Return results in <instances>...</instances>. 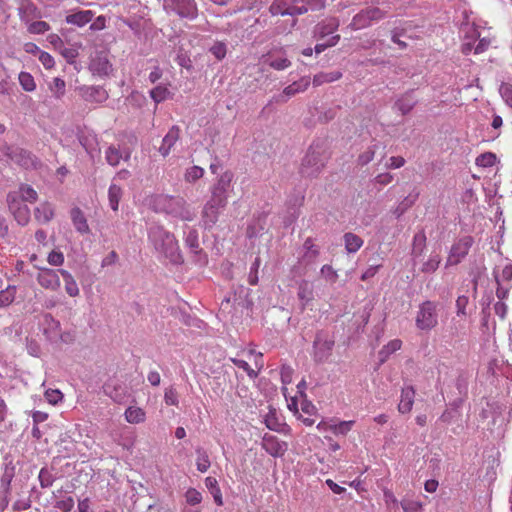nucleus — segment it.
Listing matches in <instances>:
<instances>
[{"label": "nucleus", "instance_id": "2f4dec72", "mask_svg": "<svg viewBox=\"0 0 512 512\" xmlns=\"http://www.w3.org/2000/svg\"><path fill=\"white\" fill-rule=\"evenodd\" d=\"M59 273L62 275V277L64 279L66 293L71 297L78 296L80 290H79V287H78L74 277L71 275V273L64 269H60Z\"/></svg>", "mask_w": 512, "mask_h": 512}, {"label": "nucleus", "instance_id": "bf43d9fd", "mask_svg": "<svg viewBox=\"0 0 512 512\" xmlns=\"http://www.w3.org/2000/svg\"><path fill=\"white\" fill-rule=\"evenodd\" d=\"M268 64L271 68L281 71V70H285L288 67H290L291 62L286 57H278V58L271 59L268 62Z\"/></svg>", "mask_w": 512, "mask_h": 512}, {"label": "nucleus", "instance_id": "2eb2a0df", "mask_svg": "<svg viewBox=\"0 0 512 512\" xmlns=\"http://www.w3.org/2000/svg\"><path fill=\"white\" fill-rule=\"evenodd\" d=\"M171 8L181 18L192 20L198 15L195 0H171Z\"/></svg>", "mask_w": 512, "mask_h": 512}, {"label": "nucleus", "instance_id": "39448f33", "mask_svg": "<svg viewBox=\"0 0 512 512\" xmlns=\"http://www.w3.org/2000/svg\"><path fill=\"white\" fill-rule=\"evenodd\" d=\"M385 17V12L377 7H370L361 10L357 13L351 23L349 24V28L352 30H361L371 26L373 23L380 21Z\"/></svg>", "mask_w": 512, "mask_h": 512}, {"label": "nucleus", "instance_id": "4c0bfd02", "mask_svg": "<svg viewBox=\"0 0 512 512\" xmlns=\"http://www.w3.org/2000/svg\"><path fill=\"white\" fill-rule=\"evenodd\" d=\"M426 234L424 230L418 231L413 237L412 253L415 257L422 255L426 247Z\"/></svg>", "mask_w": 512, "mask_h": 512}, {"label": "nucleus", "instance_id": "9b49d317", "mask_svg": "<svg viewBox=\"0 0 512 512\" xmlns=\"http://www.w3.org/2000/svg\"><path fill=\"white\" fill-rule=\"evenodd\" d=\"M76 91L87 103L102 104L109 98L107 90L99 85H81L76 88Z\"/></svg>", "mask_w": 512, "mask_h": 512}, {"label": "nucleus", "instance_id": "a878e982", "mask_svg": "<svg viewBox=\"0 0 512 512\" xmlns=\"http://www.w3.org/2000/svg\"><path fill=\"white\" fill-rule=\"evenodd\" d=\"M184 234L185 245L190 249V251L194 254L201 253L202 250L199 247V236L197 230L186 226Z\"/></svg>", "mask_w": 512, "mask_h": 512}, {"label": "nucleus", "instance_id": "0eeeda50", "mask_svg": "<svg viewBox=\"0 0 512 512\" xmlns=\"http://www.w3.org/2000/svg\"><path fill=\"white\" fill-rule=\"evenodd\" d=\"M5 155L11 162L25 169L37 168L40 164L37 157H35L31 152L20 147H6Z\"/></svg>", "mask_w": 512, "mask_h": 512}, {"label": "nucleus", "instance_id": "a211bd4d", "mask_svg": "<svg viewBox=\"0 0 512 512\" xmlns=\"http://www.w3.org/2000/svg\"><path fill=\"white\" fill-rule=\"evenodd\" d=\"M226 205L220 204L214 199H209L202 211V222L205 228L212 227L218 220L220 210Z\"/></svg>", "mask_w": 512, "mask_h": 512}, {"label": "nucleus", "instance_id": "f257e3e1", "mask_svg": "<svg viewBox=\"0 0 512 512\" xmlns=\"http://www.w3.org/2000/svg\"><path fill=\"white\" fill-rule=\"evenodd\" d=\"M148 240L155 251L173 264L182 263V255L173 233L162 225L153 224L148 229Z\"/></svg>", "mask_w": 512, "mask_h": 512}, {"label": "nucleus", "instance_id": "423d86ee", "mask_svg": "<svg viewBox=\"0 0 512 512\" xmlns=\"http://www.w3.org/2000/svg\"><path fill=\"white\" fill-rule=\"evenodd\" d=\"M233 173L229 170L219 174L215 183L211 187V199L218 201L220 204H227L231 183L233 181Z\"/></svg>", "mask_w": 512, "mask_h": 512}, {"label": "nucleus", "instance_id": "6e6d98bb", "mask_svg": "<svg viewBox=\"0 0 512 512\" xmlns=\"http://www.w3.org/2000/svg\"><path fill=\"white\" fill-rule=\"evenodd\" d=\"M499 93L510 108H512V84L502 83L499 88Z\"/></svg>", "mask_w": 512, "mask_h": 512}, {"label": "nucleus", "instance_id": "de8ad7c7", "mask_svg": "<svg viewBox=\"0 0 512 512\" xmlns=\"http://www.w3.org/2000/svg\"><path fill=\"white\" fill-rule=\"evenodd\" d=\"M441 263V257L439 254H431L427 261H425L422 265L421 271L423 273H433L435 272Z\"/></svg>", "mask_w": 512, "mask_h": 512}, {"label": "nucleus", "instance_id": "e2e57ef3", "mask_svg": "<svg viewBox=\"0 0 512 512\" xmlns=\"http://www.w3.org/2000/svg\"><path fill=\"white\" fill-rule=\"evenodd\" d=\"M210 52L216 59L222 60L226 56V45L223 42H216L210 48Z\"/></svg>", "mask_w": 512, "mask_h": 512}, {"label": "nucleus", "instance_id": "72a5a7b5", "mask_svg": "<svg viewBox=\"0 0 512 512\" xmlns=\"http://www.w3.org/2000/svg\"><path fill=\"white\" fill-rule=\"evenodd\" d=\"M402 341L400 339H393L389 341L383 348L379 351V360L381 363H384L388 357L394 352L401 349Z\"/></svg>", "mask_w": 512, "mask_h": 512}, {"label": "nucleus", "instance_id": "c85d7f7f", "mask_svg": "<svg viewBox=\"0 0 512 512\" xmlns=\"http://www.w3.org/2000/svg\"><path fill=\"white\" fill-rule=\"evenodd\" d=\"M125 420L130 424L143 423L146 419L145 411L137 406H129L124 413Z\"/></svg>", "mask_w": 512, "mask_h": 512}, {"label": "nucleus", "instance_id": "a18cd8bd", "mask_svg": "<svg viewBox=\"0 0 512 512\" xmlns=\"http://www.w3.org/2000/svg\"><path fill=\"white\" fill-rule=\"evenodd\" d=\"M496 161H497V157L494 153L485 152V153L480 154L476 158L475 164L482 168H489V167L494 166Z\"/></svg>", "mask_w": 512, "mask_h": 512}, {"label": "nucleus", "instance_id": "13d9d810", "mask_svg": "<svg viewBox=\"0 0 512 512\" xmlns=\"http://www.w3.org/2000/svg\"><path fill=\"white\" fill-rule=\"evenodd\" d=\"M340 40V36L339 35H332L331 37L327 38L323 43H318L316 44L315 46V52L317 54H320L321 52H323L325 49H327L328 47H333L335 46Z\"/></svg>", "mask_w": 512, "mask_h": 512}, {"label": "nucleus", "instance_id": "69168bd1", "mask_svg": "<svg viewBox=\"0 0 512 512\" xmlns=\"http://www.w3.org/2000/svg\"><path fill=\"white\" fill-rule=\"evenodd\" d=\"M55 507L63 512H70L74 507V500L71 496L58 500Z\"/></svg>", "mask_w": 512, "mask_h": 512}, {"label": "nucleus", "instance_id": "37998d69", "mask_svg": "<svg viewBox=\"0 0 512 512\" xmlns=\"http://www.w3.org/2000/svg\"><path fill=\"white\" fill-rule=\"evenodd\" d=\"M122 196V189L116 185L111 184L108 190V198H109V205L112 210L117 211L119 206V201Z\"/></svg>", "mask_w": 512, "mask_h": 512}, {"label": "nucleus", "instance_id": "393cba45", "mask_svg": "<svg viewBox=\"0 0 512 512\" xmlns=\"http://www.w3.org/2000/svg\"><path fill=\"white\" fill-rule=\"evenodd\" d=\"M71 220L79 233L86 234L90 231L87 219L79 208L76 207L71 210Z\"/></svg>", "mask_w": 512, "mask_h": 512}, {"label": "nucleus", "instance_id": "b1692460", "mask_svg": "<svg viewBox=\"0 0 512 512\" xmlns=\"http://www.w3.org/2000/svg\"><path fill=\"white\" fill-rule=\"evenodd\" d=\"M297 296L302 304V309L305 308L314 298V289L312 284L307 280H302L298 286Z\"/></svg>", "mask_w": 512, "mask_h": 512}, {"label": "nucleus", "instance_id": "f8f14e48", "mask_svg": "<svg viewBox=\"0 0 512 512\" xmlns=\"http://www.w3.org/2000/svg\"><path fill=\"white\" fill-rule=\"evenodd\" d=\"M334 346V340L326 337L323 333H318L314 340V360L322 363L328 359Z\"/></svg>", "mask_w": 512, "mask_h": 512}, {"label": "nucleus", "instance_id": "4be33fe9", "mask_svg": "<svg viewBox=\"0 0 512 512\" xmlns=\"http://www.w3.org/2000/svg\"><path fill=\"white\" fill-rule=\"evenodd\" d=\"M415 390L412 386H405L401 391V398L398 404V411L402 414L409 413L413 407Z\"/></svg>", "mask_w": 512, "mask_h": 512}, {"label": "nucleus", "instance_id": "c03bdc74", "mask_svg": "<svg viewBox=\"0 0 512 512\" xmlns=\"http://www.w3.org/2000/svg\"><path fill=\"white\" fill-rule=\"evenodd\" d=\"M65 81L59 77H56L49 84V90L56 99H61L65 95Z\"/></svg>", "mask_w": 512, "mask_h": 512}, {"label": "nucleus", "instance_id": "3c124183", "mask_svg": "<svg viewBox=\"0 0 512 512\" xmlns=\"http://www.w3.org/2000/svg\"><path fill=\"white\" fill-rule=\"evenodd\" d=\"M19 83L22 86V88L27 92H32L36 89L34 78L28 72H21L19 74Z\"/></svg>", "mask_w": 512, "mask_h": 512}, {"label": "nucleus", "instance_id": "7c9ffc66", "mask_svg": "<svg viewBox=\"0 0 512 512\" xmlns=\"http://www.w3.org/2000/svg\"><path fill=\"white\" fill-rule=\"evenodd\" d=\"M13 192L26 203H34L38 199L36 190L28 184H21L18 189Z\"/></svg>", "mask_w": 512, "mask_h": 512}, {"label": "nucleus", "instance_id": "79ce46f5", "mask_svg": "<svg viewBox=\"0 0 512 512\" xmlns=\"http://www.w3.org/2000/svg\"><path fill=\"white\" fill-rule=\"evenodd\" d=\"M150 97L156 104H159L170 97V91L167 86L160 84L150 91Z\"/></svg>", "mask_w": 512, "mask_h": 512}, {"label": "nucleus", "instance_id": "7ed1b4c3", "mask_svg": "<svg viewBox=\"0 0 512 512\" xmlns=\"http://www.w3.org/2000/svg\"><path fill=\"white\" fill-rule=\"evenodd\" d=\"M324 6V0H274L269 10L272 15L295 16L323 9Z\"/></svg>", "mask_w": 512, "mask_h": 512}, {"label": "nucleus", "instance_id": "09e8293b", "mask_svg": "<svg viewBox=\"0 0 512 512\" xmlns=\"http://www.w3.org/2000/svg\"><path fill=\"white\" fill-rule=\"evenodd\" d=\"M204 175V169L200 166L194 165L186 169L184 179L188 183H194L201 179Z\"/></svg>", "mask_w": 512, "mask_h": 512}, {"label": "nucleus", "instance_id": "8fccbe9b", "mask_svg": "<svg viewBox=\"0 0 512 512\" xmlns=\"http://www.w3.org/2000/svg\"><path fill=\"white\" fill-rule=\"evenodd\" d=\"M16 294L15 286H8L6 289L0 291V308L10 305Z\"/></svg>", "mask_w": 512, "mask_h": 512}, {"label": "nucleus", "instance_id": "ddd939ff", "mask_svg": "<svg viewBox=\"0 0 512 512\" xmlns=\"http://www.w3.org/2000/svg\"><path fill=\"white\" fill-rule=\"evenodd\" d=\"M261 446L269 455L275 458L282 457L288 449L286 442L281 441L271 434H265L263 436Z\"/></svg>", "mask_w": 512, "mask_h": 512}, {"label": "nucleus", "instance_id": "338daca9", "mask_svg": "<svg viewBox=\"0 0 512 512\" xmlns=\"http://www.w3.org/2000/svg\"><path fill=\"white\" fill-rule=\"evenodd\" d=\"M321 275L331 283H335L338 278L337 272L330 265H324L321 268Z\"/></svg>", "mask_w": 512, "mask_h": 512}, {"label": "nucleus", "instance_id": "680f3d73", "mask_svg": "<svg viewBox=\"0 0 512 512\" xmlns=\"http://www.w3.org/2000/svg\"><path fill=\"white\" fill-rule=\"evenodd\" d=\"M164 401L167 405H171V406L178 405V403H179L178 395H177L176 390L173 387H169L165 390Z\"/></svg>", "mask_w": 512, "mask_h": 512}, {"label": "nucleus", "instance_id": "4d7b16f0", "mask_svg": "<svg viewBox=\"0 0 512 512\" xmlns=\"http://www.w3.org/2000/svg\"><path fill=\"white\" fill-rule=\"evenodd\" d=\"M400 505L404 512H422V503L419 501L403 499Z\"/></svg>", "mask_w": 512, "mask_h": 512}, {"label": "nucleus", "instance_id": "774afa93", "mask_svg": "<svg viewBox=\"0 0 512 512\" xmlns=\"http://www.w3.org/2000/svg\"><path fill=\"white\" fill-rule=\"evenodd\" d=\"M45 398L50 404H57L62 401L63 395L57 389H49L45 392Z\"/></svg>", "mask_w": 512, "mask_h": 512}, {"label": "nucleus", "instance_id": "5fc2aeb1", "mask_svg": "<svg viewBox=\"0 0 512 512\" xmlns=\"http://www.w3.org/2000/svg\"><path fill=\"white\" fill-rule=\"evenodd\" d=\"M184 496L187 504L192 506L200 504L203 499L201 492L195 488L187 489Z\"/></svg>", "mask_w": 512, "mask_h": 512}, {"label": "nucleus", "instance_id": "6ab92c4d", "mask_svg": "<svg viewBox=\"0 0 512 512\" xmlns=\"http://www.w3.org/2000/svg\"><path fill=\"white\" fill-rule=\"evenodd\" d=\"M339 27L337 18L329 17L319 22L314 28V37L324 39L332 35Z\"/></svg>", "mask_w": 512, "mask_h": 512}, {"label": "nucleus", "instance_id": "a19ab883", "mask_svg": "<svg viewBox=\"0 0 512 512\" xmlns=\"http://www.w3.org/2000/svg\"><path fill=\"white\" fill-rule=\"evenodd\" d=\"M196 455H197V458H196L197 470L201 473L206 472L211 466V462H210L207 452L202 448H198V449H196Z\"/></svg>", "mask_w": 512, "mask_h": 512}, {"label": "nucleus", "instance_id": "6e6552de", "mask_svg": "<svg viewBox=\"0 0 512 512\" xmlns=\"http://www.w3.org/2000/svg\"><path fill=\"white\" fill-rule=\"evenodd\" d=\"M7 204L10 212L13 214L18 224L24 226L30 220V209L26 202L16 195L13 191L7 194Z\"/></svg>", "mask_w": 512, "mask_h": 512}, {"label": "nucleus", "instance_id": "9d476101", "mask_svg": "<svg viewBox=\"0 0 512 512\" xmlns=\"http://www.w3.org/2000/svg\"><path fill=\"white\" fill-rule=\"evenodd\" d=\"M323 167L324 159L322 154L320 151H317L311 147L302 160L300 171L303 176L313 177L316 176Z\"/></svg>", "mask_w": 512, "mask_h": 512}, {"label": "nucleus", "instance_id": "f03ea898", "mask_svg": "<svg viewBox=\"0 0 512 512\" xmlns=\"http://www.w3.org/2000/svg\"><path fill=\"white\" fill-rule=\"evenodd\" d=\"M151 205L154 211L165 213L182 221H192L196 216L195 210L182 197L156 195L152 198Z\"/></svg>", "mask_w": 512, "mask_h": 512}, {"label": "nucleus", "instance_id": "ea45409f", "mask_svg": "<svg viewBox=\"0 0 512 512\" xmlns=\"http://www.w3.org/2000/svg\"><path fill=\"white\" fill-rule=\"evenodd\" d=\"M303 249L305 253L303 258L307 263H312L316 260L319 255L318 248L314 245L313 240L311 238H307L303 244Z\"/></svg>", "mask_w": 512, "mask_h": 512}, {"label": "nucleus", "instance_id": "20e7f679", "mask_svg": "<svg viewBox=\"0 0 512 512\" xmlns=\"http://www.w3.org/2000/svg\"><path fill=\"white\" fill-rule=\"evenodd\" d=\"M438 304L433 301H425L419 306L416 316V326L420 330H431L438 323Z\"/></svg>", "mask_w": 512, "mask_h": 512}, {"label": "nucleus", "instance_id": "58836bf2", "mask_svg": "<svg viewBox=\"0 0 512 512\" xmlns=\"http://www.w3.org/2000/svg\"><path fill=\"white\" fill-rule=\"evenodd\" d=\"M415 104L416 100L410 94H407L399 98L396 101L395 106L403 115H405L413 109Z\"/></svg>", "mask_w": 512, "mask_h": 512}, {"label": "nucleus", "instance_id": "412c9836", "mask_svg": "<svg viewBox=\"0 0 512 512\" xmlns=\"http://www.w3.org/2000/svg\"><path fill=\"white\" fill-rule=\"evenodd\" d=\"M90 70L98 76H107L112 71V65L105 55H96L90 63Z\"/></svg>", "mask_w": 512, "mask_h": 512}, {"label": "nucleus", "instance_id": "e433bc0d", "mask_svg": "<svg viewBox=\"0 0 512 512\" xmlns=\"http://www.w3.org/2000/svg\"><path fill=\"white\" fill-rule=\"evenodd\" d=\"M129 157L130 155L128 153L124 157L120 150L115 146H109L105 151V159L111 166H117L122 159L127 160Z\"/></svg>", "mask_w": 512, "mask_h": 512}, {"label": "nucleus", "instance_id": "473e14b6", "mask_svg": "<svg viewBox=\"0 0 512 512\" xmlns=\"http://www.w3.org/2000/svg\"><path fill=\"white\" fill-rule=\"evenodd\" d=\"M205 486L211 493L215 503L219 506L223 505L222 492L216 478L208 476L205 478Z\"/></svg>", "mask_w": 512, "mask_h": 512}, {"label": "nucleus", "instance_id": "c9c22d12", "mask_svg": "<svg viewBox=\"0 0 512 512\" xmlns=\"http://www.w3.org/2000/svg\"><path fill=\"white\" fill-rule=\"evenodd\" d=\"M264 423L269 430L281 432L283 423L280 421L275 409H270L264 416Z\"/></svg>", "mask_w": 512, "mask_h": 512}, {"label": "nucleus", "instance_id": "0e129e2a", "mask_svg": "<svg viewBox=\"0 0 512 512\" xmlns=\"http://www.w3.org/2000/svg\"><path fill=\"white\" fill-rule=\"evenodd\" d=\"M38 478H39V481H40V485L43 488H48V487H50L53 484L52 475L45 468H42L40 470Z\"/></svg>", "mask_w": 512, "mask_h": 512}, {"label": "nucleus", "instance_id": "f3484780", "mask_svg": "<svg viewBox=\"0 0 512 512\" xmlns=\"http://www.w3.org/2000/svg\"><path fill=\"white\" fill-rule=\"evenodd\" d=\"M40 326L49 341L56 342L61 338L60 322L51 314L43 315Z\"/></svg>", "mask_w": 512, "mask_h": 512}, {"label": "nucleus", "instance_id": "bb28decb", "mask_svg": "<svg viewBox=\"0 0 512 512\" xmlns=\"http://www.w3.org/2000/svg\"><path fill=\"white\" fill-rule=\"evenodd\" d=\"M35 219L40 223H48L54 216V209L48 202H43L35 208Z\"/></svg>", "mask_w": 512, "mask_h": 512}, {"label": "nucleus", "instance_id": "49530a36", "mask_svg": "<svg viewBox=\"0 0 512 512\" xmlns=\"http://www.w3.org/2000/svg\"><path fill=\"white\" fill-rule=\"evenodd\" d=\"M354 421H340L329 425V431L335 435H346L353 427Z\"/></svg>", "mask_w": 512, "mask_h": 512}, {"label": "nucleus", "instance_id": "052dcab7", "mask_svg": "<svg viewBox=\"0 0 512 512\" xmlns=\"http://www.w3.org/2000/svg\"><path fill=\"white\" fill-rule=\"evenodd\" d=\"M50 29V26L45 21H35L29 25V32L33 34H43Z\"/></svg>", "mask_w": 512, "mask_h": 512}, {"label": "nucleus", "instance_id": "f704fd0d", "mask_svg": "<svg viewBox=\"0 0 512 512\" xmlns=\"http://www.w3.org/2000/svg\"><path fill=\"white\" fill-rule=\"evenodd\" d=\"M341 77L342 73L340 71L321 72L314 76L313 85L320 86L324 83H331L339 80Z\"/></svg>", "mask_w": 512, "mask_h": 512}, {"label": "nucleus", "instance_id": "5701e85b", "mask_svg": "<svg viewBox=\"0 0 512 512\" xmlns=\"http://www.w3.org/2000/svg\"><path fill=\"white\" fill-rule=\"evenodd\" d=\"M94 13L91 10H79L75 13L66 16L65 21L67 24L83 27L92 21Z\"/></svg>", "mask_w": 512, "mask_h": 512}, {"label": "nucleus", "instance_id": "603ef678", "mask_svg": "<svg viewBox=\"0 0 512 512\" xmlns=\"http://www.w3.org/2000/svg\"><path fill=\"white\" fill-rule=\"evenodd\" d=\"M126 102L129 106L134 108H141L146 103V97L144 94L133 91L126 99Z\"/></svg>", "mask_w": 512, "mask_h": 512}, {"label": "nucleus", "instance_id": "aec40b11", "mask_svg": "<svg viewBox=\"0 0 512 512\" xmlns=\"http://www.w3.org/2000/svg\"><path fill=\"white\" fill-rule=\"evenodd\" d=\"M180 137V129L178 126H172L162 139V143L158 148L159 153L163 157H167L175 146Z\"/></svg>", "mask_w": 512, "mask_h": 512}, {"label": "nucleus", "instance_id": "1a4fd4ad", "mask_svg": "<svg viewBox=\"0 0 512 512\" xmlns=\"http://www.w3.org/2000/svg\"><path fill=\"white\" fill-rule=\"evenodd\" d=\"M474 244L471 236H463L458 239L451 247L446 260V266H454L459 264L468 254L470 248Z\"/></svg>", "mask_w": 512, "mask_h": 512}, {"label": "nucleus", "instance_id": "cd10ccee", "mask_svg": "<svg viewBox=\"0 0 512 512\" xmlns=\"http://www.w3.org/2000/svg\"><path fill=\"white\" fill-rule=\"evenodd\" d=\"M493 275L496 283L512 284V262L506 263L502 268L496 267Z\"/></svg>", "mask_w": 512, "mask_h": 512}, {"label": "nucleus", "instance_id": "dca6fc26", "mask_svg": "<svg viewBox=\"0 0 512 512\" xmlns=\"http://www.w3.org/2000/svg\"><path fill=\"white\" fill-rule=\"evenodd\" d=\"M309 86V80L307 79H301L300 81H295L292 84L285 87L282 91V93L278 95H274L272 97L271 102L274 103H285L287 102L292 96L296 95L299 92H304Z\"/></svg>", "mask_w": 512, "mask_h": 512}, {"label": "nucleus", "instance_id": "c756f323", "mask_svg": "<svg viewBox=\"0 0 512 512\" xmlns=\"http://www.w3.org/2000/svg\"><path fill=\"white\" fill-rule=\"evenodd\" d=\"M343 240L347 253H356L364 243L360 236L352 232L345 233Z\"/></svg>", "mask_w": 512, "mask_h": 512}, {"label": "nucleus", "instance_id": "864d4df0", "mask_svg": "<svg viewBox=\"0 0 512 512\" xmlns=\"http://www.w3.org/2000/svg\"><path fill=\"white\" fill-rule=\"evenodd\" d=\"M231 362L237 367L243 369L250 379H256L258 377V371L252 369L248 362L238 358H231Z\"/></svg>", "mask_w": 512, "mask_h": 512}, {"label": "nucleus", "instance_id": "4468645a", "mask_svg": "<svg viewBox=\"0 0 512 512\" xmlns=\"http://www.w3.org/2000/svg\"><path fill=\"white\" fill-rule=\"evenodd\" d=\"M39 270L37 281L40 286L52 291H56L60 288L59 270L56 271L50 268H39Z\"/></svg>", "mask_w": 512, "mask_h": 512}]
</instances>
